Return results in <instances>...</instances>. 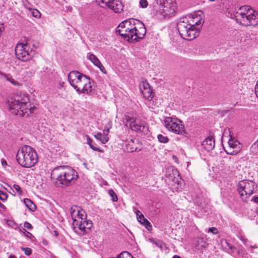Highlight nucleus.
I'll return each instance as SVG.
<instances>
[{
  "label": "nucleus",
  "instance_id": "51",
  "mask_svg": "<svg viewBox=\"0 0 258 258\" xmlns=\"http://www.w3.org/2000/svg\"><path fill=\"white\" fill-rule=\"evenodd\" d=\"M25 7L27 9H29L26 5H25Z\"/></svg>",
  "mask_w": 258,
  "mask_h": 258
},
{
  "label": "nucleus",
  "instance_id": "50",
  "mask_svg": "<svg viewBox=\"0 0 258 258\" xmlns=\"http://www.w3.org/2000/svg\"><path fill=\"white\" fill-rule=\"evenodd\" d=\"M9 258H16V257L15 256H14V255H10L9 256Z\"/></svg>",
  "mask_w": 258,
  "mask_h": 258
},
{
  "label": "nucleus",
  "instance_id": "14",
  "mask_svg": "<svg viewBox=\"0 0 258 258\" xmlns=\"http://www.w3.org/2000/svg\"><path fill=\"white\" fill-rule=\"evenodd\" d=\"M228 147L226 152L231 155H235L237 154L240 150L241 145L237 140H235L232 138H230L228 142Z\"/></svg>",
  "mask_w": 258,
  "mask_h": 258
},
{
  "label": "nucleus",
  "instance_id": "13",
  "mask_svg": "<svg viewBox=\"0 0 258 258\" xmlns=\"http://www.w3.org/2000/svg\"><path fill=\"white\" fill-rule=\"evenodd\" d=\"M102 7H107L116 13H120L123 9V5L120 0H97Z\"/></svg>",
  "mask_w": 258,
  "mask_h": 258
},
{
  "label": "nucleus",
  "instance_id": "36",
  "mask_svg": "<svg viewBox=\"0 0 258 258\" xmlns=\"http://www.w3.org/2000/svg\"><path fill=\"white\" fill-rule=\"evenodd\" d=\"M205 242L203 239H200L197 241V243L196 244V247L198 248H202L203 247H205L204 246Z\"/></svg>",
  "mask_w": 258,
  "mask_h": 258
},
{
  "label": "nucleus",
  "instance_id": "47",
  "mask_svg": "<svg viewBox=\"0 0 258 258\" xmlns=\"http://www.w3.org/2000/svg\"><path fill=\"white\" fill-rule=\"evenodd\" d=\"M0 207L2 208L3 209H5V206L3 204H2L1 202H0Z\"/></svg>",
  "mask_w": 258,
  "mask_h": 258
},
{
  "label": "nucleus",
  "instance_id": "22",
  "mask_svg": "<svg viewBox=\"0 0 258 258\" xmlns=\"http://www.w3.org/2000/svg\"><path fill=\"white\" fill-rule=\"evenodd\" d=\"M127 151L128 152H137L140 151L137 147L135 145L134 141L131 140L126 145Z\"/></svg>",
  "mask_w": 258,
  "mask_h": 258
},
{
  "label": "nucleus",
  "instance_id": "52",
  "mask_svg": "<svg viewBox=\"0 0 258 258\" xmlns=\"http://www.w3.org/2000/svg\"><path fill=\"white\" fill-rule=\"evenodd\" d=\"M28 234L30 235H32V234L31 233H30V232H28Z\"/></svg>",
  "mask_w": 258,
  "mask_h": 258
},
{
  "label": "nucleus",
  "instance_id": "33",
  "mask_svg": "<svg viewBox=\"0 0 258 258\" xmlns=\"http://www.w3.org/2000/svg\"><path fill=\"white\" fill-rule=\"evenodd\" d=\"M21 249L22 251L24 252L25 254L27 256L30 255L32 254V250L31 248L29 247H21Z\"/></svg>",
  "mask_w": 258,
  "mask_h": 258
},
{
  "label": "nucleus",
  "instance_id": "31",
  "mask_svg": "<svg viewBox=\"0 0 258 258\" xmlns=\"http://www.w3.org/2000/svg\"><path fill=\"white\" fill-rule=\"evenodd\" d=\"M108 193H109L110 196L112 198V201H113V202L117 201V200H118L117 196L113 189H110L108 191Z\"/></svg>",
  "mask_w": 258,
  "mask_h": 258
},
{
  "label": "nucleus",
  "instance_id": "46",
  "mask_svg": "<svg viewBox=\"0 0 258 258\" xmlns=\"http://www.w3.org/2000/svg\"><path fill=\"white\" fill-rule=\"evenodd\" d=\"M102 184L104 185H108V184L107 183V182L105 180H103L102 182Z\"/></svg>",
  "mask_w": 258,
  "mask_h": 258
},
{
  "label": "nucleus",
  "instance_id": "29",
  "mask_svg": "<svg viewBox=\"0 0 258 258\" xmlns=\"http://www.w3.org/2000/svg\"><path fill=\"white\" fill-rule=\"evenodd\" d=\"M150 241L160 248H162L165 245V243L160 240L151 239Z\"/></svg>",
  "mask_w": 258,
  "mask_h": 258
},
{
  "label": "nucleus",
  "instance_id": "21",
  "mask_svg": "<svg viewBox=\"0 0 258 258\" xmlns=\"http://www.w3.org/2000/svg\"><path fill=\"white\" fill-rule=\"evenodd\" d=\"M222 247L223 250L229 254H231L234 252V247L226 240L224 241V243H222Z\"/></svg>",
  "mask_w": 258,
  "mask_h": 258
},
{
  "label": "nucleus",
  "instance_id": "4",
  "mask_svg": "<svg viewBox=\"0 0 258 258\" xmlns=\"http://www.w3.org/2000/svg\"><path fill=\"white\" fill-rule=\"evenodd\" d=\"M231 18L243 26H254L258 24V13L247 5L235 9L233 15L231 14Z\"/></svg>",
  "mask_w": 258,
  "mask_h": 258
},
{
  "label": "nucleus",
  "instance_id": "30",
  "mask_svg": "<svg viewBox=\"0 0 258 258\" xmlns=\"http://www.w3.org/2000/svg\"><path fill=\"white\" fill-rule=\"evenodd\" d=\"M86 138H87V143L88 145H89V146H90V147L94 151H100V149L97 148V147H94L93 145H92V140L90 138V137L88 136H86Z\"/></svg>",
  "mask_w": 258,
  "mask_h": 258
},
{
  "label": "nucleus",
  "instance_id": "53",
  "mask_svg": "<svg viewBox=\"0 0 258 258\" xmlns=\"http://www.w3.org/2000/svg\"><path fill=\"white\" fill-rule=\"evenodd\" d=\"M171 179L172 180H173V177H172V176H171Z\"/></svg>",
  "mask_w": 258,
  "mask_h": 258
},
{
  "label": "nucleus",
  "instance_id": "26",
  "mask_svg": "<svg viewBox=\"0 0 258 258\" xmlns=\"http://www.w3.org/2000/svg\"><path fill=\"white\" fill-rule=\"evenodd\" d=\"M250 151L253 155L258 157V140L251 146Z\"/></svg>",
  "mask_w": 258,
  "mask_h": 258
},
{
  "label": "nucleus",
  "instance_id": "16",
  "mask_svg": "<svg viewBox=\"0 0 258 258\" xmlns=\"http://www.w3.org/2000/svg\"><path fill=\"white\" fill-rule=\"evenodd\" d=\"M203 149L207 151L212 150L215 147V140L212 137H209L202 143Z\"/></svg>",
  "mask_w": 258,
  "mask_h": 258
},
{
  "label": "nucleus",
  "instance_id": "12",
  "mask_svg": "<svg viewBox=\"0 0 258 258\" xmlns=\"http://www.w3.org/2000/svg\"><path fill=\"white\" fill-rule=\"evenodd\" d=\"M164 123L166 128L170 132L181 135L186 134L184 126L179 119L170 117H166L164 119Z\"/></svg>",
  "mask_w": 258,
  "mask_h": 258
},
{
  "label": "nucleus",
  "instance_id": "42",
  "mask_svg": "<svg viewBox=\"0 0 258 258\" xmlns=\"http://www.w3.org/2000/svg\"><path fill=\"white\" fill-rule=\"evenodd\" d=\"M240 239L242 241V242L244 244H245L246 246L248 245V244H247L248 240L247 239H245L244 238H242V237L240 238Z\"/></svg>",
  "mask_w": 258,
  "mask_h": 258
},
{
  "label": "nucleus",
  "instance_id": "28",
  "mask_svg": "<svg viewBox=\"0 0 258 258\" xmlns=\"http://www.w3.org/2000/svg\"><path fill=\"white\" fill-rule=\"evenodd\" d=\"M157 138L159 142L162 143H167L169 142V139L167 136H163L162 134H159Z\"/></svg>",
  "mask_w": 258,
  "mask_h": 258
},
{
  "label": "nucleus",
  "instance_id": "41",
  "mask_svg": "<svg viewBox=\"0 0 258 258\" xmlns=\"http://www.w3.org/2000/svg\"><path fill=\"white\" fill-rule=\"evenodd\" d=\"M24 226L26 228H27L28 229H29V230H31V229H32V225L30 223H29L28 222H25L24 223Z\"/></svg>",
  "mask_w": 258,
  "mask_h": 258
},
{
  "label": "nucleus",
  "instance_id": "35",
  "mask_svg": "<svg viewBox=\"0 0 258 258\" xmlns=\"http://www.w3.org/2000/svg\"><path fill=\"white\" fill-rule=\"evenodd\" d=\"M125 118L127 122H130V124H133L137 120L133 116L130 115H126Z\"/></svg>",
  "mask_w": 258,
  "mask_h": 258
},
{
  "label": "nucleus",
  "instance_id": "34",
  "mask_svg": "<svg viewBox=\"0 0 258 258\" xmlns=\"http://www.w3.org/2000/svg\"><path fill=\"white\" fill-rule=\"evenodd\" d=\"M32 15L36 18H40L41 17V13L37 9H33L31 12Z\"/></svg>",
  "mask_w": 258,
  "mask_h": 258
},
{
  "label": "nucleus",
  "instance_id": "25",
  "mask_svg": "<svg viewBox=\"0 0 258 258\" xmlns=\"http://www.w3.org/2000/svg\"><path fill=\"white\" fill-rule=\"evenodd\" d=\"M2 76L6 79L7 80L10 82L13 85L15 86H19L20 83L16 81H15L11 76L9 75H7L6 74H2Z\"/></svg>",
  "mask_w": 258,
  "mask_h": 258
},
{
  "label": "nucleus",
  "instance_id": "45",
  "mask_svg": "<svg viewBox=\"0 0 258 258\" xmlns=\"http://www.w3.org/2000/svg\"><path fill=\"white\" fill-rule=\"evenodd\" d=\"M7 161L5 160H2V164L3 166H5L6 165H7Z\"/></svg>",
  "mask_w": 258,
  "mask_h": 258
},
{
  "label": "nucleus",
  "instance_id": "40",
  "mask_svg": "<svg viewBox=\"0 0 258 258\" xmlns=\"http://www.w3.org/2000/svg\"><path fill=\"white\" fill-rule=\"evenodd\" d=\"M13 188L17 191V192L19 194H21L22 193V191L21 190L20 187L17 184H14Z\"/></svg>",
  "mask_w": 258,
  "mask_h": 258
},
{
  "label": "nucleus",
  "instance_id": "10",
  "mask_svg": "<svg viewBox=\"0 0 258 258\" xmlns=\"http://www.w3.org/2000/svg\"><path fill=\"white\" fill-rule=\"evenodd\" d=\"M257 189V185L254 181L250 180H242L238 182L237 190L241 199L245 201Z\"/></svg>",
  "mask_w": 258,
  "mask_h": 258
},
{
  "label": "nucleus",
  "instance_id": "39",
  "mask_svg": "<svg viewBox=\"0 0 258 258\" xmlns=\"http://www.w3.org/2000/svg\"><path fill=\"white\" fill-rule=\"evenodd\" d=\"M208 232H211L214 234H217L218 233V231L216 228L211 227L209 228Z\"/></svg>",
  "mask_w": 258,
  "mask_h": 258
},
{
  "label": "nucleus",
  "instance_id": "7",
  "mask_svg": "<svg viewBox=\"0 0 258 258\" xmlns=\"http://www.w3.org/2000/svg\"><path fill=\"white\" fill-rule=\"evenodd\" d=\"M11 109H14L17 111V114L25 116L29 115L33 112L35 109L34 106H32L29 101L27 95L24 94H17L12 99L9 104Z\"/></svg>",
  "mask_w": 258,
  "mask_h": 258
},
{
  "label": "nucleus",
  "instance_id": "18",
  "mask_svg": "<svg viewBox=\"0 0 258 258\" xmlns=\"http://www.w3.org/2000/svg\"><path fill=\"white\" fill-rule=\"evenodd\" d=\"M109 132V128H107V130H104L103 131V134L100 133H98L94 136H95V138L97 140H99L101 142V143L105 144L109 140V137L108 136V134Z\"/></svg>",
  "mask_w": 258,
  "mask_h": 258
},
{
  "label": "nucleus",
  "instance_id": "20",
  "mask_svg": "<svg viewBox=\"0 0 258 258\" xmlns=\"http://www.w3.org/2000/svg\"><path fill=\"white\" fill-rule=\"evenodd\" d=\"M137 219L141 224L144 225L146 229H149L151 227L150 223L146 219L144 215L139 211L137 213Z\"/></svg>",
  "mask_w": 258,
  "mask_h": 258
},
{
  "label": "nucleus",
  "instance_id": "19",
  "mask_svg": "<svg viewBox=\"0 0 258 258\" xmlns=\"http://www.w3.org/2000/svg\"><path fill=\"white\" fill-rule=\"evenodd\" d=\"M83 83V87L81 90V92L90 95L92 92V82L89 77L87 78V81Z\"/></svg>",
  "mask_w": 258,
  "mask_h": 258
},
{
  "label": "nucleus",
  "instance_id": "44",
  "mask_svg": "<svg viewBox=\"0 0 258 258\" xmlns=\"http://www.w3.org/2000/svg\"><path fill=\"white\" fill-rule=\"evenodd\" d=\"M252 200L254 203L258 204V196H254L252 198Z\"/></svg>",
  "mask_w": 258,
  "mask_h": 258
},
{
  "label": "nucleus",
  "instance_id": "8",
  "mask_svg": "<svg viewBox=\"0 0 258 258\" xmlns=\"http://www.w3.org/2000/svg\"><path fill=\"white\" fill-rule=\"evenodd\" d=\"M21 41L22 42L17 44L15 47V53L17 58L24 61L31 60L33 64H36L35 61L32 60L36 52L30 47L32 46L36 48L37 45L32 43L30 40L26 37L24 38V40L22 39Z\"/></svg>",
  "mask_w": 258,
  "mask_h": 258
},
{
  "label": "nucleus",
  "instance_id": "6",
  "mask_svg": "<svg viewBox=\"0 0 258 258\" xmlns=\"http://www.w3.org/2000/svg\"><path fill=\"white\" fill-rule=\"evenodd\" d=\"M16 159L21 166L30 168L37 163L38 156L33 148L28 145H24L17 151Z\"/></svg>",
  "mask_w": 258,
  "mask_h": 258
},
{
  "label": "nucleus",
  "instance_id": "5",
  "mask_svg": "<svg viewBox=\"0 0 258 258\" xmlns=\"http://www.w3.org/2000/svg\"><path fill=\"white\" fill-rule=\"evenodd\" d=\"M70 212L73 220L72 225L74 231L79 235H83L86 233V229H90L92 226L91 221L86 220L85 212L80 207L73 206Z\"/></svg>",
  "mask_w": 258,
  "mask_h": 258
},
{
  "label": "nucleus",
  "instance_id": "27",
  "mask_svg": "<svg viewBox=\"0 0 258 258\" xmlns=\"http://www.w3.org/2000/svg\"><path fill=\"white\" fill-rule=\"evenodd\" d=\"M141 92L143 90H149L150 88L149 84L147 81H143L139 85Z\"/></svg>",
  "mask_w": 258,
  "mask_h": 258
},
{
  "label": "nucleus",
  "instance_id": "17",
  "mask_svg": "<svg viewBox=\"0 0 258 258\" xmlns=\"http://www.w3.org/2000/svg\"><path fill=\"white\" fill-rule=\"evenodd\" d=\"M88 58L95 66L97 67L102 72L106 73L104 67L101 64L99 59L94 54L91 53H88Z\"/></svg>",
  "mask_w": 258,
  "mask_h": 258
},
{
  "label": "nucleus",
  "instance_id": "15",
  "mask_svg": "<svg viewBox=\"0 0 258 258\" xmlns=\"http://www.w3.org/2000/svg\"><path fill=\"white\" fill-rule=\"evenodd\" d=\"M130 128L135 132H140L144 134L148 133V126L147 123L143 121L136 120L133 124H130Z\"/></svg>",
  "mask_w": 258,
  "mask_h": 258
},
{
  "label": "nucleus",
  "instance_id": "1",
  "mask_svg": "<svg viewBox=\"0 0 258 258\" xmlns=\"http://www.w3.org/2000/svg\"><path fill=\"white\" fill-rule=\"evenodd\" d=\"M116 33L127 41L135 42L144 37L146 29L140 21L131 19L120 23L116 28Z\"/></svg>",
  "mask_w": 258,
  "mask_h": 258
},
{
  "label": "nucleus",
  "instance_id": "3",
  "mask_svg": "<svg viewBox=\"0 0 258 258\" xmlns=\"http://www.w3.org/2000/svg\"><path fill=\"white\" fill-rule=\"evenodd\" d=\"M51 177L56 184L68 186L74 184L77 180L78 173L69 166H60L53 169Z\"/></svg>",
  "mask_w": 258,
  "mask_h": 258
},
{
  "label": "nucleus",
  "instance_id": "38",
  "mask_svg": "<svg viewBox=\"0 0 258 258\" xmlns=\"http://www.w3.org/2000/svg\"><path fill=\"white\" fill-rule=\"evenodd\" d=\"M140 5L142 8H146L148 7V3L147 0H140Z\"/></svg>",
  "mask_w": 258,
  "mask_h": 258
},
{
  "label": "nucleus",
  "instance_id": "32",
  "mask_svg": "<svg viewBox=\"0 0 258 258\" xmlns=\"http://www.w3.org/2000/svg\"><path fill=\"white\" fill-rule=\"evenodd\" d=\"M119 258H133V257L128 252L123 251L119 255Z\"/></svg>",
  "mask_w": 258,
  "mask_h": 258
},
{
  "label": "nucleus",
  "instance_id": "11",
  "mask_svg": "<svg viewBox=\"0 0 258 258\" xmlns=\"http://www.w3.org/2000/svg\"><path fill=\"white\" fill-rule=\"evenodd\" d=\"M87 76L83 75L77 71H73L68 75V80L71 85L80 94L81 89L79 86H82L84 83L87 81Z\"/></svg>",
  "mask_w": 258,
  "mask_h": 258
},
{
  "label": "nucleus",
  "instance_id": "37",
  "mask_svg": "<svg viewBox=\"0 0 258 258\" xmlns=\"http://www.w3.org/2000/svg\"><path fill=\"white\" fill-rule=\"evenodd\" d=\"M8 198V195L7 193L0 190V199L3 201H6Z\"/></svg>",
  "mask_w": 258,
  "mask_h": 258
},
{
  "label": "nucleus",
  "instance_id": "2",
  "mask_svg": "<svg viewBox=\"0 0 258 258\" xmlns=\"http://www.w3.org/2000/svg\"><path fill=\"white\" fill-rule=\"evenodd\" d=\"M204 23L200 16L192 18L190 21L184 20L179 21L177 28L180 36L187 40H192L198 37L200 34V28Z\"/></svg>",
  "mask_w": 258,
  "mask_h": 258
},
{
  "label": "nucleus",
  "instance_id": "24",
  "mask_svg": "<svg viewBox=\"0 0 258 258\" xmlns=\"http://www.w3.org/2000/svg\"><path fill=\"white\" fill-rule=\"evenodd\" d=\"M26 206L31 211L36 210V206L34 204L31 200L28 199H25L24 200Z\"/></svg>",
  "mask_w": 258,
  "mask_h": 258
},
{
  "label": "nucleus",
  "instance_id": "9",
  "mask_svg": "<svg viewBox=\"0 0 258 258\" xmlns=\"http://www.w3.org/2000/svg\"><path fill=\"white\" fill-rule=\"evenodd\" d=\"M155 7L156 15L160 19H167L173 16L177 9L175 0H163Z\"/></svg>",
  "mask_w": 258,
  "mask_h": 258
},
{
  "label": "nucleus",
  "instance_id": "23",
  "mask_svg": "<svg viewBox=\"0 0 258 258\" xmlns=\"http://www.w3.org/2000/svg\"><path fill=\"white\" fill-rule=\"evenodd\" d=\"M142 94L144 96V98L148 99V100H151L153 98V94L154 93L152 91V90L150 88L149 90H143L142 91Z\"/></svg>",
  "mask_w": 258,
  "mask_h": 258
},
{
  "label": "nucleus",
  "instance_id": "43",
  "mask_svg": "<svg viewBox=\"0 0 258 258\" xmlns=\"http://www.w3.org/2000/svg\"><path fill=\"white\" fill-rule=\"evenodd\" d=\"M255 93L256 96L258 97V81L256 82V86L255 88Z\"/></svg>",
  "mask_w": 258,
  "mask_h": 258
},
{
  "label": "nucleus",
  "instance_id": "54",
  "mask_svg": "<svg viewBox=\"0 0 258 258\" xmlns=\"http://www.w3.org/2000/svg\"><path fill=\"white\" fill-rule=\"evenodd\" d=\"M210 1H212V2H213L215 0H210Z\"/></svg>",
  "mask_w": 258,
  "mask_h": 258
},
{
  "label": "nucleus",
  "instance_id": "48",
  "mask_svg": "<svg viewBox=\"0 0 258 258\" xmlns=\"http://www.w3.org/2000/svg\"><path fill=\"white\" fill-rule=\"evenodd\" d=\"M229 159L230 160H232V162H234L235 161V160H234L233 158H232V157H230L229 158Z\"/></svg>",
  "mask_w": 258,
  "mask_h": 258
},
{
  "label": "nucleus",
  "instance_id": "49",
  "mask_svg": "<svg viewBox=\"0 0 258 258\" xmlns=\"http://www.w3.org/2000/svg\"><path fill=\"white\" fill-rule=\"evenodd\" d=\"M172 258H181L179 256L175 255Z\"/></svg>",
  "mask_w": 258,
  "mask_h": 258
}]
</instances>
